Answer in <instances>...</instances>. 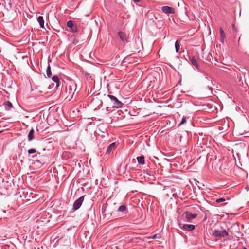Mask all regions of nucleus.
Listing matches in <instances>:
<instances>
[{
    "label": "nucleus",
    "mask_w": 249,
    "mask_h": 249,
    "mask_svg": "<svg viewBox=\"0 0 249 249\" xmlns=\"http://www.w3.org/2000/svg\"><path fill=\"white\" fill-rule=\"evenodd\" d=\"M77 85L74 80L68 79L66 83L65 89L61 92V96L70 101L72 98L76 89Z\"/></svg>",
    "instance_id": "1"
},
{
    "label": "nucleus",
    "mask_w": 249,
    "mask_h": 249,
    "mask_svg": "<svg viewBox=\"0 0 249 249\" xmlns=\"http://www.w3.org/2000/svg\"><path fill=\"white\" fill-rule=\"evenodd\" d=\"M220 170L225 174H230L232 170L231 163L228 161H224L220 166Z\"/></svg>",
    "instance_id": "2"
},
{
    "label": "nucleus",
    "mask_w": 249,
    "mask_h": 249,
    "mask_svg": "<svg viewBox=\"0 0 249 249\" xmlns=\"http://www.w3.org/2000/svg\"><path fill=\"white\" fill-rule=\"evenodd\" d=\"M211 235L215 238H220L228 236L229 233L226 230L221 231L215 229L213 231Z\"/></svg>",
    "instance_id": "3"
},
{
    "label": "nucleus",
    "mask_w": 249,
    "mask_h": 249,
    "mask_svg": "<svg viewBox=\"0 0 249 249\" xmlns=\"http://www.w3.org/2000/svg\"><path fill=\"white\" fill-rule=\"evenodd\" d=\"M182 216L184 217L186 222H192V220L196 218L198 215L196 213H192L190 212L186 211L183 213Z\"/></svg>",
    "instance_id": "4"
},
{
    "label": "nucleus",
    "mask_w": 249,
    "mask_h": 249,
    "mask_svg": "<svg viewBox=\"0 0 249 249\" xmlns=\"http://www.w3.org/2000/svg\"><path fill=\"white\" fill-rule=\"evenodd\" d=\"M108 97L110 100L113 102V107L117 108H121L124 105L121 101H120L115 96L111 95H108Z\"/></svg>",
    "instance_id": "5"
},
{
    "label": "nucleus",
    "mask_w": 249,
    "mask_h": 249,
    "mask_svg": "<svg viewBox=\"0 0 249 249\" xmlns=\"http://www.w3.org/2000/svg\"><path fill=\"white\" fill-rule=\"evenodd\" d=\"M84 197L85 196H81L74 202L72 207L73 211H76L80 208L84 201Z\"/></svg>",
    "instance_id": "6"
},
{
    "label": "nucleus",
    "mask_w": 249,
    "mask_h": 249,
    "mask_svg": "<svg viewBox=\"0 0 249 249\" xmlns=\"http://www.w3.org/2000/svg\"><path fill=\"white\" fill-rule=\"evenodd\" d=\"M67 27L70 28V31L71 33H75L78 32L77 26L73 21L69 20L67 23Z\"/></svg>",
    "instance_id": "7"
},
{
    "label": "nucleus",
    "mask_w": 249,
    "mask_h": 249,
    "mask_svg": "<svg viewBox=\"0 0 249 249\" xmlns=\"http://www.w3.org/2000/svg\"><path fill=\"white\" fill-rule=\"evenodd\" d=\"M161 10L164 13L168 15L169 14H174L175 13V9L168 6H163L161 7Z\"/></svg>",
    "instance_id": "8"
},
{
    "label": "nucleus",
    "mask_w": 249,
    "mask_h": 249,
    "mask_svg": "<svg viewBox=\"0 0 249 249\" xmlns=\"http://www.w3.org/2000/svg\"><path fill=\"white\" fill-rule=\"evenodd\" d=\"M179 227L184 231H192L195 228V226L192 224H184L181 226V224H179Z\"/></svg>",
    "instance_id": "9"
},
{
    "label": "nucleus",
    "mask_w": 249,
    "mask_h": 249,
    "mask_svg": "<svg viewBox=\"0 0 249 249\" xmlns=\"http://www.w3.org/2000/svg\"><path fill=\"white\" fill-rule=\"evenodd\" d=\"M118 35L120 38L123 42L127 41L128 37L125 33L120 31L118 33Z\"/></svg>",
    "instance_id": "10"
},
{
    "label": "nucleus",
    "mask_w": 249,
    "mask_h": 249,
    "mask_svg": "<svg viewBox=\"0 0 249 249\" xmlns=\"http://www.w3.org/2000/svg\"><path fill=\"white\" fill-rule=\"evenodd\" d=\"M190 61L191 63V64L193 66H194L197 70L199 69V65L197 62L195 58V57L193 56L190 59Z\"/></svg>",
    "instance_id": "11"
},
{
    "label": "nucleus",
    "mask_w": 249,
    "mask_h": 249,
    "mask_svg": "<svg viewBox=\"0 0 249 249\" xmlns=\"http://www.w3.org/2000/svg\"><path fill=\"white\" fill-rule=\"evenodd\" d=\"M219 30L220 35V42L222 43H224L225 38L226 37V34L222 27L220 28Z\"/></svg>",
    "instance_id": "12"
},
{
    "label": "nucleus",
    "mask_w": 249,
    "mask_h": 249,
    "mask_svg": "<svg viewBox=\"0 0 249 249\" xmlns=\"http://www.w3.org/2000/svg\"><path fill=\"white\" fill-rule=\"evenodd\" d=\"M117 211L126 214L128 213V209L126 206L123 205L118 208Z\"/></svg>",
    "instance_id": "13"
},
{
    "label": "nucleus",
    "mask_w": 249,
    "mask_h": 249,
    "mask_svg": "<svg viewBox=\"0 0 249 249\" xmlns=\"http://www.w3.org/2000/svg\"><path fill=\"white\" fill-rule=\"evenodd\" d=\"M3 106L6 110H10L13 107L12 104L9 101L3 103Z\"/></svg>",
    "instance_id": "14"
},
{
    "label": "nucleus",
    "mask_w": 249,
    "mask_h": 249,
    "mask_svg": "<svg viewBox=\"0 0 249 249\" xmlns=\"http://www.w3.org/2000/svg\"><path fill=\"white\" fill-rule=\"evenodd\" d=\"M116 146V144L115 142L112 143L110 144L108 147L106 151L107 154H110V152L114 149Z\"/></svg>",
    "instance_id": "15"
},
{
    "label": "nucleus",
    "mask_w": 249,
    "mask_h": 249,
    "mask_svg": "<svg viewBox=\"0 0 249 249\" xmlns=\"http://www.w3.org/2000/svg\"><path fill=\"white\" fill-rule=\"evenodd\" d=\"M37 19L38 22L40 24V27L42 28H44V19H43V17L41 16H39L37 18Z\"/></svg>",
    "instance_id": "16"
},
{
    "label": "nucleus",
    "mask_w": 249,
    "mask_h": 249,
    "mask_svg": "<svg viewBox=\"0 0 249 249\" xmlns=\"http://www.w3.org/2000/svg\"><path fill=\"white\" fill-rule=\"evenodd\" d=\"M52 79L53 82L56 83L57 87H59L60 84V81L59 77L57 76L54 75V76H53L52 78Z\"/></svg>",
    "instance_id": "17"
},
{
    "label": "nucleus",
    "mask_w": 249,
    "mask_h": 249,
    "mask_svg": "<svg viewBox=\"0 0 249 249\" xmlns=\"http://www.w3.org/2000/svg\"><path fill=\"white\" fill-rule=\"evenodd\" d=\"M34 130L32 128L30 130L28 135V140L29 141H31L33 140L34 138Z\"/></svg>",
    "instance_id": "18"
},
{
    "label": "nucleus",
    "mask_w": 249,
    "mask_h": 249,
    "mask_svg": "<svg viewBox=\"0 0 249 249\" xmlns=\"http://www.w3.org/2000/svg\"><path fill=\"white\" fill-rule=\"evenodd\" d=\"M138 162L140 164H144L145 163L144 157L142 155L137 157Z\"/></svg>",
    "instance_id": "19"
},
{
    "label": "nucleus",
    "mask_w": 249,
    "mask_h": 249,
    "mask_svg": "<svg viewBox=\"0 0 249 249\" xmlns=\"http://www.w3.org/2000/svg\"><path fill=\"white\" fill-rule=\"evenodd\" d=\"M46 73H47V75L48 77H50L52 75L51 70V67L49 64L48 65L47 68Z\"/></svg>",
    "instance_id": "20"
},
{
    "label": "nucleus",
    "mask_w": 249,
    "mask_h": 249,
    "mask_svg": "<svg viewBox=\"0 0 249 249\" xmlns=\"http://www.w3.org/2000/svg\"><path fill=\"white\" fill-rule=\"evenodd\" d=\"M176 52H178L180 48V44L178 40H177L175 44Z\"/></svg>",
    "instance_id": "21"
},
{
    "label": "nucleus",
    "mask_w": 249,
    "mask_h": 249,
    "mask_svg": "<svg viewBox=\"0 0 249 249\" xmlns=\"http://www.w3.org/2000/svg\"><path fill=\"white\" fill-rule=\"evenodd\" d=\"M189 117H187L186 116H183L182 118L181 122L178 124V126H180L184 124H185L186 122V120Z\"/></svg>",
    "instance_id": "22"
},
{
    "label": "nucleus",
    "mask_w": 249,
    "mask_h": 249,
    "mask_svg": "<svg viewBox=\"0 0 249 249\" xmlns=\"http://www.w3.org/2000/svg\"><path fill=\"white\" fill-rule=\"evenodd\" d=\"M36 152V150L35 148H31L28 150V153L29 154H32L35 153Z\"/></svg>",
    "instance_id": "23"
},
{
    "label": "nucleus",
    "mask_w": 249,
    "mask_h": 249,
    "mask_svg": "<svg viewBox=\"0 0 249 249\" xmlns=\"http://www.w3.org/2000/svg\"><path fill=\"white\" fill-rule=\"evenodd\" d=\"M225 200H226V199L223 198H220L217 199L215 200V202L216 203H219L224 202Z\"/></svg>",
    "instance_id": "24"
},
{
    "label": "nucleus",
    "mask_w": 249,
    "mask_h": 249,
    "mask_svg": "<svg viewBox=\"0 0 249 249\" xmlns=\"http://www.w3.org/2000/svg\"><path fill=\"white\" fill-rule=\"evenodd\" d=\"M232 31L233 32V34H236V33L237 32V29L236 27H235V24H232Z\"/></svg>",
    "instance_id": "25"
},
{
    "label": "nucleus",
    "mask_w": 249,
    "mask_h": 249,
    "mask_svg": "<svg viewBox=\"0 0 249 249\" xmlns=\"http://www.w3.org/2000/svg\"><path fill=\"white\" fill-rule=\"evenodd\" d=\"M35 162L38 163L40 164V165H42L43 164V163L40 161V160H35Z\"/></svg>",
    "instance_id": "26"
},
{
    "label": "nucleus",
    "mask_w": 249,
    "mask_h": 249,
    "mask_svg": "<svg viewBox=\"0 0 249 249\" xmlns=\"http://www.w3.org/2000/svg\"><path fill=\"white\" fill-rule=\"evenodd\" d=\"M132 0L135 3H138V2H139L141 1V0Z\"/></svg>",
    "instance_id": "27"
},
{
    "label": "nucleus",
    "mask_w": 249,
    "mask_h": 249,
    "mask_svg": "<svg viewBox=\"0 0 249 249\" xmlns=\"http://www.w3.org/2000/svg\"><path fill=\"white\" fill-rule=\"evenodd\" d=\"M156 236H157V235L156 234H155L154 235H153L151 238V239H155L156 238Z\"/></svg>",
    "instance_id": "28"
},
{
    "label": "nucleus",
    "mask_w": 249,
    "mask_h": 249,
    "mask_svg": "<svg viewBox=\"0 0 249 249\" xmlns=\"http://www.w3.org/2000/svg\"><path fill=\"white\" fill-rule=\"evenodd\" d=\"M36 157H37V155L32 156V158L34 159H35L36 158Z\"/></svg>",
    "instance_id": "29"
},
{
    "label": "nucleus",
    "mask_w": 249,
    "mask_h": 249,
    "mask_svg": "<svg viewBox=\"0 0 249 249\" xmlns=\"http://www.w3.org/2000/svg\"><path fill=\"white\" fill-rule=\"evenodd\" d=\"M208 88H209V89L210 90H212V88L211 87H209V86H208Z\"/></svg>",
    "instance_id": "30"
},
{
    "label": "nucleus",
    "mask_w": 249,
    "mask_h": 249,
    "mask_svg": "<svg viewBox=\"0 0 249 249\" xmlns=\"http://www.w3.org/2000/svg\"><path fill=\"white\" fill-rule=\"evenodd\" d=\"M116 249H118V248L117 246L116 247Z\"/></svg>",
    "instance_id": "31"
},
{
    "label": "nucleus",
    "mask_w": 249,
    "mask_h": 249,
    "mask_svg": "<svg viewBox=\"0 0 249 249\" xmlns=\"http://www.w3.org/2000/svg\"><path fill=\"white\" fill-rule=\"evenodd\" d=\"M3 131H0V133H1Z\"/></svg>",
    "instance_id": "32"
},
{
    "label": "nucleus",
    "mask_w": 249,
    "mask_h": 249,
    "mask_svg": "<svg viewBox=\"0 0 249 249\" xmlns=\"http://www.w3.org/2000/svg\"><path fill=\"white\" fill-rule=\"evenodd\" d=\"M248 137H249V136H248Z\"/></svg>",
    "instance_id": "33"
}]
</instances>
